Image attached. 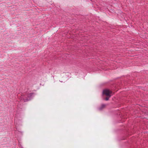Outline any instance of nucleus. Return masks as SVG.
I'll return each instance as SVG.
<instances>
[{"mask_svg": "<svg viewBox=\"0 0 148 148\" xmlns=\"http://www.w3.org/2000/svg\"><path fill=\"white\" fill-rule=\"evenodd\" d=\"M112 93V92L108 89H105L103 91V94L109 97H111Z\"/></svg>", "mask_w": 148, "mask_h": 148, "instance_id": "f257e3e1", "label": "nucleus"}, {"mask_svg": "<svg viewBox=\"0 0 148 148\" xmlns=\"http://www.w3.org/2000/svg\"><path fill=\"white\" fill-rule=\"evenodd\" d=\"M105 107V105L104 104H103L101 105V108H100V110H101L102 108H104Z\"/></svg>", "mask_w": 148, "mask_h": 148, "instance_id": "f03ea898", "label": "nucleus"}, {"mask_svg": "<svg viewBox=\"0 0 148 148\" xmlns=\"http://www.w3.org/2000/svg\"><path fill=\"white\" fill-rule=\"evenodd\" d=\"M110 97H106L105 98V99L106 101H108V100L109 99Z\"/></svg>", "mask_w": 148, "mask_h": 148, "instance_id": "7ed1b4c3", "label": "nucleus"}]
</instances>
